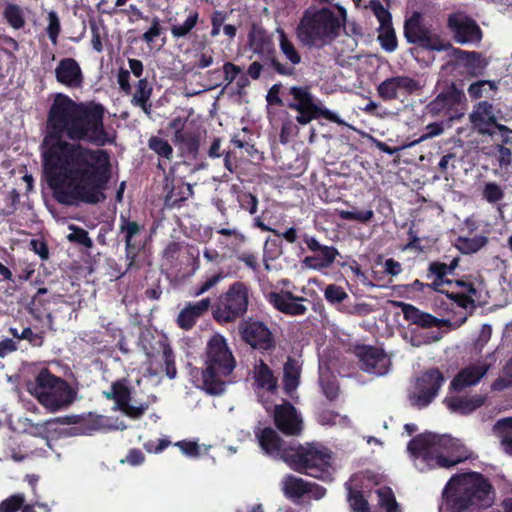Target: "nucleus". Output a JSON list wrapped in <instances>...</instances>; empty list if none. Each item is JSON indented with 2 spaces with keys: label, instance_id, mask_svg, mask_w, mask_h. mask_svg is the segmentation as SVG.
I'll return each instance as SVG.
<instances>
[{
  "label": "nucleus",
  "instance_id": "nucleus-1",
  "mask_svg": "<svg viewBox=\"0 0 512 512\" xmlns=\"http://www.w3.org/2000/svg\"><path fill=\"white\" fill-rule=\"evenodd\" d=\"M106 108L92 101L78 102L56 93L47 111L42 141V164L46 181L56 201L72 206L96 205L106 199L104 191L112 177V164L104 147L116 136L104 124Z\"/></svg>",
  "mask_w": 512,
  "mask_h": 512
},
{
  "label": "nucleus",
  "instance_id": "nucleus-2",
  "mask_svg": "<svg viewBox=\"0 0 512 512\" xmlns=\"http://www.w3.org/2000/svg\"><path fill=\"white\" fill-rule=\"evenodd\" d=\"M407 450L420 472L451 468L468 458L463 445L448 435L419 434L409 441Z\"/></svg>",
  "mask_w": 512,
  "mask_h": 512
},
{
  "label": "nucleus",
  "instance_id": "nucleus-3",
  "mask_svg": "<svg viewBox=\"0 0 512 512\" xmlns=\"http://www.w3.org/2000/svg\"><path fill=\"white\" fill-rule=\"evenodd\" d=\"M235 368L236 359L225 337L214 334L206 345L201 389L211 396L222 395Z\"/></svg>",
  "mask_w": 512,
  "mask_h": 512
},
{
  "label": "nucleus",
  "instance_id": "nucleus-4",
  "mask_svg": "<svg viewBox=\"0 0 512 512\" xmlns=\"http://www.w3.org/2000/svg\"><path fill=\"white\" fill-rule=\"evenodd\" d=\"M332 461V451L315 442L300 444L293 440L284 456V463L293 471L322 481L333 479Z\"/></svg>",
  "mask_w": 512,
  "mask_h": 512
},
{
  "label": "nucleus",
  "instance_id": "nucleus-5",
  "mask_svg": "<svg viewBox=\"0 0 512 512\" xmlns=\"http://www.w3.org/2000/svg\"><path fill=\"white\" fill-rule=\"evenodd\" d=\"M340 20L327 7L310 11L306 10L297 27V37L308 47L322 48L330 44L340 31Z\"/></svg>",
  "mask_w": 512,
  "mask_h": 512
},
{
  "label": "nucleus",
  "instance_id": "nucleus-6",
  "mask_svg": "<svg viewBox=\"0 0 512 512\" xmlns=\"http://www.w3.org/2000/svg\"><path fill=\"white\" fill-rule=\"evenodd\" d=\"M31 393L50 412L69 407L76 399V391L68 382L42 369L35 379Z\"/></svg>",
  "mask_w": 512,
  "mask_h": 512
},
{
  "label": "nucleus",
  "instance_id": "nucleus-7",
  "mask_svg": "<svg viewBox=\"0 0 512 512\" xmlns=\"http://www.w3.org/2000/svg\"><path fill=\"white\" fill-rule=\"evenodd\" d=\"M285 107L297 112L295 119L301 126L308 125L319 118H324L339 125L344 124L337 113L321 104L307 85L290 87L286 92Z\"/></svg>",
  "mask_w": 512,
  "mask_h": 512
},
{
  "label": "nucleus",
  "instance_id": "nucleus-8",
  "mask_svg": "<svg viewBox=\"0 0 512 512\" xmlns=\"http://www.w3.org/2000/svg\"><path fill=\"white\" fill-rule=\"evenodd\" d=\"M493 486L479 472H472L463 481L454 500L457 512L487 509L493 504Z\"/></svg>",
  "mask_w": 512,
  "mask_h": 512
},
{
  "label": "nucleus",
  "instance_id": "nucleus-9",
  "mask_svg": "<svg viewBox=\"0 0 512 512\" xmlns=\"http://www.w3.org/2000/svg\"><path fill=\"white\" fill-rule=\"evenodd\" d=\"M249 286L242 281L232 283L212 306V315L219 324L235 322L244 316L249 305Z\"/></svg>",
  "mask_w": 512,
  "mask_h": 512
},
{
  "label": "nucleus",
  "instance_id": "nucleus-10",
  "mask_svg": "<svg viewBox=\"0 0 512 512\" xmlns=\"http://www.w3.org/2000/svg\"><path fill=\"white\" fill-rule=\"evenodd\" d=\"M404 37L410 44L417 45L429 51H448L452 48L449 41L441 38L424 22L423 15L414 11L404 22Z\"/></svg>",
  "mask_w": 512,
  "mask_h": 512
},
{
  "label": "nucleus",
  "instance_id": "nucleus-11",
  "mask_svg": "<svg viewBox=\"0 0 512 512\" xmlns=\"http://www.w3.org/2000/svg\"><path fill=\"white\" fill-rule=\"evenodd\" d=\"M248 46L252 52L258 55L266 65H269L281 76H293L296 69L279 61L274 43L267 31L262 27L253 24L248 33Z\"/></svg>",
  "mask_w": 512,
  "mask_h": 512
},
{
  "label": "nucleus",
  "instance_id": "nucleus-12",
  "mask_svg": "<svg viewBox=\"0 0 512 512\" xmlns=\"http://www.w3.org/2000/svg\"><path fill=\"white\" fill-rule=\"evenodd\" d=\"M437 96L425 106V113L431 117L452 118L459 107L466 102L464 91L453 81L438 83Z\"/></svg>",
  "mask_w": 512,
  "mask_h": 512
},
{
  "label": "nucleus",
  "instance_id": "nucleus-13",
  "mask_svg": "<svg viewBox=\"0 0 512 512\" xmlns=\"http://www.w3.org/2000/svg\"><path fill=\"white\" fill-rule=\"evenodd\" d=\"M445 381L443 373L437 368L424 371L416 380L415 390L409 395L413 406L427 407L437 397Z\"/></svg>",
  "mask_w": 512,
  "mask_h": 512
},
{
  "label": "nucleus",
  "instance_id": "nucleus-14",
  "mask_svg": "<svg viewBox=\"0 0 512 512\" xmlns=\"http://www.w3.org/2000/svg\"><path fill=\"white\" fill-rule=\"evenodd\" d=\"M144 224L131 220L129 216L121 214L119 217V235L125 243V257L128 261L127 270L131 269L145 246L143 234Z\"/></svg>",
  "mask_w": 512,
  "mask_h": 512
},
{
  "label": "nucleus",
  "instance_id": "nucleus-15",
  "mask_svg": "<svg viewBox=\"0 0 512 512\" xmlns=\"http://www.w3.org/2000/svg\"><path fill=\"white\" fill-rule=\"evenodd\" d=\"M302 242L311 255L306 256L302 260V264L310 269L322 271L328 269L335 262L337 256L340 255L338 249L334 246L321 244L313 235L304 233L301 235Z\"/></svg>",
  "mask_w": 512,
  "mask_h": 512
},
{
  "label": "nucleus",
  "instance_id": "nucleus-16",
  "mask_svg": "<svg viewBox=\"0 0 512 512\" xmlns=\"http://www.w3.org/2000/svg\"><path fill=\"white\" fill-rule=\"evenodd\" d=\"M354 354L361 370L377 377L386 375L392 366L391 359L385 351L373 345H356Z\"/></svg>",
  "mask_w": 512,
  "mask_h": 512
},
{
  "label": "nucleus",
  "instance_id": "nucleus-17",
  "mask_svg": "<svg viewBox=\"0 0 512 512\" xmlns=\"http://www.w3.org/2000/svg\"><path fill=\"white\" fill-rule=\"evenodd\" d=\"M239 333L242 340L253 349L269 351L275 348L274 335L263 321L253 318L243 320L239 325Z\"/></svg>",
  "mask_w": 512,
  "mask_h": 512
},
{
  "label": "nucleus",
  "instance_id": "nucleus-18",
  "mask_svg": "<svg viewBox=\"0 0 512 512\" xmlns=\"http://www.w3.org/2000/svg\"><path fill=\"white\" fill-rule=\"evenodd\" d=\"M103 395L106 399L113 400L117 408L131 419H140L149 408L148 403H141L139 406L130 404L132 390L126 378L114 381L110 391H104Z\"/></svg>",
  "mask_w": 512,
  "mask_h": 512
},
{
  "label": "nucleus",
  "instance_id": "nucleus-19",
  "mask_svg": "<svg viewBox=\"0 0 512 512\" xmlns=\"http://www.w3.org/2000/svg\"><path fill=\"white\" fill-rule=\"evenodd\" d=\"M180 162H175L164 176V203L165 206L179 207L193 194L192 186L176 178V172Z\"/></svg>",
  "mask_w": 512,
  "mask_h": 512
},
{
  "label": "nucleus",
  "instance_id": "nucleus-20",
  "mask_svg": "<svg viewBox=\"0 0 512 512\" xmlns=\"http://www.w3.org/2000/svg\"><path fill=\"white\" fill-rule=\"evenodd\" d=\"M445 295L460 308H475L480 293L472 276L464 275L459 279H453Z\"/></svg>",
  "mask_w": 512,
  "mask_h": 512
},
{
  "label": "nucleus",
  "instance_id": "nucleus-21",
  "mask_svg": "<svg viewBox=\"0 0 512 512\" xmlns=\"http://www.w3.org/2000/svg\"><path fill=\"white\" fill-rule=\"evenodd\" d=\"M421 89L420 83L409 76H394L385 79L377 87L378 96L384 101L399 98L400 94L409 96Z\"/></svg>",
  "mask_w": 512,
  "mask_h": 512
},
{
  "label": "nucleus",
  "instance_id": "nucleus-22",
  "mask_svg": "<svg viewBox=\"0 0 512 512\" xmlns=\"http://www.w3.org/2000/svg\"><path fill=\"white\" fill-rule=\"evenodd\" d=\"M274 424L280 432L289 436H299L303 430V420L290 402L275 406Z\"/></svg>",
  "mask_w": 512,
  "mask_h": 512
},
{
  "label": "nucleus",
  "instance_id": "nucleus-23",
  "mask_svg": "<svg viewBox=\"0 0 512 512\" xmlns=\"http://www.w3.org/2000/svg\"><path fill=\"white\" fill-rule=\"evenodd\" d=\"M173 142L178 148L180 157L183 158L180 165H190L198 159L201 143V132L198 128L191 131H177L173 134Z\"/></svg>",
  "mask_w": 512,
  "mask_h": 512
},
{
  "label": "nucleus",
  "instance_id": "nucleus-24",
  "mask_svg": "<svg viewBox=\"0 0 512 512\" xmlns=\"http://www.w3.org/2000/svg\"><path fill=\"white\" fill-rule=\"evenodd\" d=\"M448 28L454 33L455 41L460 44L479 43L483 36L479 25L469 17L459 18L456 15H450Z\"/></svg>",
  "mask_w": 512,
  "mask_h": 512
},
{
  "label": "nucleus",
  "instance_id": "nucleus-25",
  "mask_svg": "<svg viewBox=\"0 0 512 512\" xmlns=\"http://www.w3.org/2000/svg\"><path fill=\"white\" fill-rule=\"evenodd\" d=\"M255 436L263 452L273 458H278L284 462L286 450L292 447L293 441L283 440L279 434L271 427H265L255 431Z\"/></svg>",
  "mask_w": 512,
  "mask_h": 512
},
{
  "label": "nucleus",
  "instance_id": "nucleus-26",
  "mask_svg": "<svg viewBox=\"0 0 512 512\" xmlns=\"http://www.w3.org/2000/svg\"><path fill=\"white\" fill-rule=\"evenodd\" d=\"M394 305L400 307L404 319L411 325L429 329L433 327L440 328L442 326H450L451 321L448 319H439L430 313L424 312L412 304L395 301Z\"/></svg>",
  "mask_w": 512,
  "mask_h": 512
},
{
  "label": "nucleus",
  "instance_id": "nucleus-27",
  "mask_svg": "<svg viewBox=\"0 0 512 512\" xmlns=\"http://www.w3.org/2000/svg\"><path fill=\"white\" fill-rule=\"evenodd\" d=\"M306 299L296 296L290 291L271 292L268 296L269 303L279 312L288 316H302L307 312V307L301 302Z\"/></svg>",
  "mask_w": 512,
  "mask_h": 512
},
{
  "label": "nucleus",
  "instance_id": "nucleus-28",
  "mask_svg": "<svg viewBox=\"0 0 512 512\" xmlns=\"http://www.w3.org/2000/svg\"><path fill=\"white\" fill-rule=\"evenodd\" d=\"M61 419L63 425H76L71 428L73 430L72 435H92L105 427V417L91 412L87 415L61 416Z\"/></svg>",
  "mask_w": 512,
  "mask_h": 512
},
{
  "label": "nucleus",
  "instance_id": "nucleus-29",
  "mask_svg": "<svg viewBox=\"0 0 512 512\" xmlns=\"http://www.w3.org/2000/svg\"><path fill=\"white\" fill-rule=\"evenodd\" d=\"M472 127L482 135L494 134L490 130L493 124H496V116L494 114V107L488 101H480L474 105L472 112L469 115Z\"/></svg>",
  "mask_w": 512,
  "mask_h": 512
},
{
  "label": "nucleus",
  "instance_id": "nucleus-30",
  "mask_svg": "<svg viewBox=\"0 0 512 512\" xmlns=\"http://www.w3.org/2000/svg\"><path fill=\"white\" fill-rule=\"evenodd\" d=\"M490 368L489 364H471L462 368L450 383V390L461 392L467 387H471L480 382L487 374Z\"/></svg>",
  "mask_w": 512,
  "mask_h": 512
},
{
  "label": "nucleus",
  "instance_id": "nucleus-31",
  "mask_svg": "<svg viewBox=\"0 0 512 512\" xmlns=\"http://www.w3.org/2000/svg\"><path fill=\"white\" fill-rule=\"evenodd\" d=\"M56 80L70 88H80L83 84V73L74 58H63L55 68Z\"/></svg>",
  "mask_w": 512,
  "mask_h": 512
},
{
  "label": "nucleus",
  "instance_id": "nucleus-32",
  "mask_svg": "<svg viewBox=\"0 0 512 512\" xmlns=\"http://www.w3.org/2000/svg\"><path fill=\"white\" fill-rule=\"evenodd\" d=\"M211 307V299L204 298L194 303H188L177 316V325L183 330L192 329L199 318L204 316Z\"/></svg>",
  "mask_w": 512,
  "mask_h": 512
},
{
  "label": "nucleus",
  "instance_id": "nucleus-33",
  "mask_svg": "<svg viewBox=\"0 0 512 512\" xmlns=\"http://www.w3.org/2000/svg\"><path fill=\"white\" fill-rule=\"evenodd\" d=\"M451 49L455 60L466 68L469 75L478 77L483 74L488 62L481 53L453 47Z\"/></svg>",
  "mask_w": 512,
  "mask_h": 512
},
{
  "label": "nucleus",
  "instance_id": "nucleus-34",
  "mask_svg": "<svg viewBox=\"0 0 512 512\" xmlns=\"http://www.w3.org/2000/svg\"><path fill=\"white\" fill-rule=\"evenodd\" d=\"M445 404L452 412L462 415H468L481 407L485 402V397L481 395L468 396H452L445 398Z\"/></svg>",
  "mask_w": 512,
  "mask_h": 512
},
{
  "label": "nucleus",
  "instance_id": "nucleus-35",
  "mask_svg": "<svg viewBox=\"0 0 512 512\" xmlns=\"http://www.w3.org/2000/svg\"><path fill=\"white\" fill-rule=\"evenodd\" d=\"M448 272L446 270V263L440 261H431L427 268V279H433L431 283H429V289L445 294L446 290L443 289L444 285L449 287L452 284L453 279L447 278Z\"/></svg>",
  "mask_w": 512,
  "mask_h": 512
},
{
  "label": "nucleus",
  "instance_id": "nucleus-36",
  "mask_svg": "<svg viewBox=\"0 0 512 512\" xmlns=\"http://www.w3.org/2000/svg\"><path fill=\"white\" fill-rule=\"evenodd\" d=\"M301 367L298 361L288 357L283 367V389L286 395L292 396L300 383Z\"/></svg>",
  "mask_w": 512,
  "mask_h": 512
},
{
  "label": "nucleus",
  "instance_id": "nucleus-37",
  "mask_svg": "<svg viewBox=\"0 0 512 512\" xmlns=\"http://www.w3.org/2000/svg\"><path fill=\"white\" fill-rule=\"evenodd\" d=\"M309 482L292 474H288L282 481L284 495L293 501L309 493Z\"/></svg>",
  "mask_w": 512,
  "mask_h": 512
},
{
  "label": "nucleus",
  "instance_id": "nucleus-38",
  "mask_svg": "<svg viewBox=\"0 0 512 512\" xmlns=\"http://www.w3.org/2000/svg\"><path fill=\"white\" fill-rule=\"evenodd\" d=\"M254 380L258 388L265 389L270 393H275L277 390V378L272 369L262 360L255 367Z\"/></svg>",
  "mask_w": 512,
  "mask_h": 512
},
{
  "label": "nucleus",
  "instance_id": "nucleus-39",
  "mask_svg": "<svg viewBox=\"0 0 512 512\" xmlns=\"http://www.w3.org/2000/svg\"><path fill=\"white\" fill-rule=\"evenodd\" d=\"M152 87L146 78L140 79L135 87V92L132 97V104L140 107L146 114L150 113L151 104L149 99L152 94Z\"/></svg>",
  "mask_w": 512,
  "mask_h": 512
},
{
  "label": "nucleus",
  "instance_id": "nucleus-40",
  "mask_svg": "<svg viewBox=\"0 0 512 512\" xmlns=\"http://www.w3.org/2000/svg\"><path fill=\"white\" fill-rule=\"evenodd\" d=\"M198 21L199 13L197 11H192L184 22L172 23L170 27L172 37L176 40L188 38L192 30L197 26Z\"/></svg>",
  "mask_w": 512,
  "mask_h": 512
},
{
  "label": "nucleus",
  "instance_id": "nucleus-41",
  "mask_svg": "<svg viewBox=\"0 0 512 512\" xmlns=\"http://www.w3.org/2000/svg\"><path fill=\"white\" fill-rule=\"evenodd\" d=\"M488 243V237L484 235H475L473 237L459 236L455 247L463 254H473L478 252Z\"/></svg>",
  "mask_w": 512,
  "mask_h": 512
},
{
  "label": "nucleus",
  "instance_id": "nucleus-42",
  "mask_svg": "<svg viewBox=\"0 0 512 512\" xmlns=\"http://www.w3.org/2000/svg\"><path fill=\"white\" fill-rule=\"evenodd\" d=\"M279 33L280 51L289 61V63L286 64L295 68L296 65L301 63V55L295 48V45L290 41L287 34L283 30H280Z\"/></svg>",
  "mask_w": 512,
  "mask_h": 512
},
{
  "label": "nucleus",
  "instance_id": "nucleus-43",
  "mask_svg": "<svg viewBox=\"0 0 512 512\" xmlns=\"http://www.w3.org/2000/svg\"><path fill=\"white\" fill-rule=\"evenodd\" d=\"M3 17L15 30H20L25 26L23 9L17 4L8 3L3 10Z\"/></svg>",
  "mask_w": 512,
  "mask_h": 512
},
{
  "label": "nucleus",
  "instance_id": "nucleus-44",
  "mask_svg": "<svg viewBox=\"0 0 512 512\" xmlns=\"http://www.w3.org/2000/svg\"><path fill=\"white\" fill-rule=\"evenodd\" d=\"M148 148L163 160L171 161L173 158V147L164 138L151 136L148 139Z\"/></svg>",
  "mask_w": 512,
  "mask_h": 512
},
{
  "label": "nucleus",
  "instance_id": "nucleus-45",
  "mask_svg": "<svg viewBox=\"0 0 512 512\" xmlns=\"http://www.w3.org/2000/svg\"><path fill=\"white\" fill-rule=\"evenodd\" d=\"M497 85L494 81L478 80L468 87V95L472 100H478L483 97H489L490 92H495Z\"/></svg>",
  "mask_w": 512,
  "mask_h": 512
},
{
  "label": "nucleus",
  "instance_id": "nucleus-46",
  "mask_svg": "<svg viewBox=\"0 0 512 512\" xmlns=\"http://www.w3.org/2000/svg\"><path fill=\"white\" fill-rule=\"evenodd\" d=\"M378 504L386 512H401V508L396 501L395 495L390 487L384 486L377 490Z\"/></svg>",
  "mask_w": 512,
  "mask_h": 512
},
{
  "label": "nucleus",
  "instance_id": "nucleus-47",
  "mask_svg": "<svg viewBox=\"0 0 512 512\" xmlns=\"http://www.w3.org/2000/svg\"><path fill=\"white\" fill-rule=\"evenodd\" d=\"M347 500L353 512H370V506L361 490L349 486Z\"/></svg>",
  "mask_w": 512,
  "mask_h": 512
},
{
  "label": "nucleus",
  "instance_id": "nucleus-48",
  "mask_svg": "<svg viewBox=\"0 0 512 512\" xmlns=\"http://www.w3.org/2000/svg\"><path fill=\"white\" fill-rule=\"evenodd\" d=\"M378 41L387 52H393L397 49L398 42L393 25L378 29Z\"/></svg>",
  "mask_w": 512,
  "mask_h": 512
},
{
  "label": "nucleus",
  "instance_id": "nucleus-49",
  "mask_svg": "<svg viewBox=\"0 0 512 512\" xmlns=\"http://www.w3.org/2000/svg\"><path fill=\"white\" fill-rule=\"evenodd\" d=\"M224 279L223 272H217L211 275H206L203 277V279L194 286L192 295L194 297H198L207 291H209L211 288H213L217 283H219L221 280Z\"/></svg>",
  "mask_w": 512,
  "mask_h": 512
},
{
  "label": "nucleus",
  "instance_id": "nucleus-50",
  "mask_svg": "<svg viewBox=\"0 0 512 512\" xmlns=\"http://www.w3.org/2000/svg\"><path fill=\"white\" fill-rule=\"evenodd\" d=\"M299 123L296 119L293 120L290 117H286L282 120L281 130L279 134L280 142L282 144L288 143L292 138L299 134Z\"/></svg>",
  "mask_w": 512,
  "mask_h": 512
},
{
  "label": "nucleus",
  "instance_id": "nucleus-51",
  "mask_svg": "<svg viewBox=\"0 0 512 512\" xmlns=\"http://www.w3.org/2000/svg\"><path fill=\"white\" fill-rule=\"evenodd\" d=\"M69 229L72 231L68 236L67 239L70 242L77 243L80 245H83L86 248H92L93 241L89 237V233L76 225H70Z\"/></svg>",
  "mask_w": 512,
  "mask_h": 512
},
{
  "label": "nucleus",
  "instance_id": "nucleus-52",
  "mask_svg": "<svg viewBox=\"0 0 512 512\" xmlns=\"http://www.w3.org/2000/svg\"><path fill=\"white\" fill-rule=\"evenodd\" d=\"M324 297L330 304H340L346 300L349 296L343 287L329 284L324 289Z\"/></svg>",
  "mask_w": 512,
  "mask_h": 512
},
{
  "label": "nucleus",
  "instance_id": "nucleus-53",
  "mask_svg": "<svg viewBox=\"0 0 512 512\" xmlns=\"http://www.w3.org/2000/svg\"><path fill=\"white\" fill-rule=\"evenodd\" d=\"M339 216L343 220L348 221H359L361 223H368L374 217V212L372 210H342L339 213Z\"/></svg>",
  "mask_w": 512,
  "mask_h": 512
},
{
  "label": "nucleus",
  "instance_id": "nucleus-54",
  "mask_svg": "<svg viewBox=\"0 0 512 512\" xmlns=\"http://www.w3.org/2000/svg\"><path fill=\"white\" fill-rule=\"evenodd\" d=\"M63 425V420L60 417L51 418L49 420H46L42 423H37L35 425H32V432L31 434L33 436H40L44 437L46 434H48L51 431L56 430V425Z\"/></svg>",
  "mask_w": 512,
  "mask_h": 512
},
{
  "label": "nucleus",
  "instance_id": "nucleus-55",
  "mask_svg": "<svg viewBox=\"0 0 512 512\" xmlns=\"http://www.w3.org/2000/svg\"><path fill=\"white\" fill-rule=\"evenodd\" d=\"M482 196L488 203L494 204L504 198V191L497 183L488 182L483 188Z\"/></svg>",
  "mask_w": 512,
  "mask_h": 512
},
{
  "label": "nucleus",
  "instance_id": "nucleus-56",
  "mask_svg": "<svg viewBox=\"0 0 512 512\" xmlns=\"http://www.w3.org/2000/svg\"><path fill=\"white\" fill-rule=\"evenodd\" d=\"M493 155L501 168H507L512 163V147L503 144H495L493 147Z\"/></svg>",
  "mask_w": 512,
  "mask_h": 512
},
{
  "label": "nucleus",
  "instance_id": "nucleus-57",
  "mask_svg": "<svg viewBox=\"0 0 512 512\" xmlns=\"http://www.w3.org/2000/svg\"><path fill=\"white\" fill-rule=\"evenodd\" d=\"M23 494H14L0 502V512H17L23 506Z\"/></svg>",
  "mask_w": 512,
  "mask_h": 512
},
{
  "label": "nucleus",
  "instance_id": "nucleus-58",
  "mask_svg": "<svg viewBox=\"0 0 512 512\" xmlns=\"http://www.w3.org/2000/svg\"><path fill=\"white\" fill-rule=\"evenodd\" d=\"M238 202L240 208L248 211L250 214H255L258 208V198L250 192H240L238 194Z\"/></svg>",
  "mask_w": 512,
  "mask_h": 512
},
{
  "label": "nucleus",
  "instance_id": "nucleus-59",
  "mask_svg": "<svg viewBox=\"0 0 512 512\" xmlns=\"http://www.w3.org/2000/svg\"><path fill=\"white\" fill-rule=\"evenodd\" d=\"M46 30L50 41L53 44H57V40L61 31V25L59 17L55 11H51L48 14V26Z\"/></svg>",
  "mask_w": 512,
  "mask_h": 512
},
{
  "label": "nucleus",
  "instance_id": "nucleus-60",
  "mask_svg": "<svg viewBox=\"0 0 512 512\" xmlns=\"http://www.w3.org/2000/svg\"><path fill=\"white\" fill-rule=\"evenodd\" d=\"M250 130L246 127L242 128L241 133H236L231 138V143L235 146V148L245 149L246 152L251 153V150L254 149V145L251 143V138H246V134H248Z\"/></svg>",
  "mask_w": 512,
  "mask_h": 512
},
{
  "label": "nucleus",
  "instance_id": "nucleus-61",
  "mask_svg": "<svg viewBox=\"0 0 512 512\" xmlns=\"http://www.w3.org/2000/svg\"><path fill=\"white\" fill-rule=\"evenodd\" d=\"M281 88V84H274L268 90V93L266 95V101L268 105L280 107L286 106V93H283V97H280Z\"/></svg>",
  "mask_w": 512,
  "mask_h": 512
},
{
  "label": "nucleus",
  "instance_id": "nucleus-62",
  "mask_svg": "<svg viewBox=\"0 0 512 512\" xmlns=\"http://www.w3.org/2000/svg\"><path fill=\"white\" fill-rule=\"evenodd\" d=\"M162 31L163 28L161 26L160 19L155 16L151 21L150 28L142 34L141 40L147 44H151L162 34Z\"/></svg>",
  "mask_w": 512,
  "mask_h": 512
},
{
  "label": "nucleus",
  "instance_id": "nucleus-63",
  "mask_svg": "<svg viewBox=\"0 0 512 512\" xmlns=\"http://www.w3.org/2000/svg\"><path fill=\"white\" fill-rule=\"evenodd\" d=\"M44 339V332L34 333L30 327L24 328L19 335V340H27L33 347H41Z\"/></svg>",
  "mask_w": 512,
  "mask_h": 512
},
{
  "label": "nucleus",
  "instance_id": "nucleus-64",
  "mask_svg": "<svg viewBox=\"0 0 512 512\" xmlns=\"http://www.w3.org/2000/svg\"><path fill=\"white\" fill-rule=\"evenodd\" d=\"M163 358L165 362V372L170 379H174L177 375L174 354L169 346H165L163 350Z\"/></svg>",
  "mask_w": 512,
  "mask_h": 512
}]
</instances>
